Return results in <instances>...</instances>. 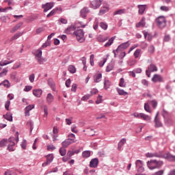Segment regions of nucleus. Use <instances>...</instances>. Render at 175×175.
<instances>
[{"mask_svg":"<svg viewBox=\"0 0 175 175\" xmlns=\"http://www.w3.org/2000/svg\"><path fill=\"white\" fill-rule=\"evenodd\" d=\"M147 166L150 170H154L155 169H161L163 166V162L161 160L157 161L155 159H152L147 162Z\"/></svg>","mask_w":175,"mask_h":175,"instance_id":"obj_1","label":"nucleus"},{"mask_svg":"<svg viewBox=\"0 0 175 175\" xmlns=\"http://www.w3.org/2000/svg\"><path fill=\"white\" fill-rule=\"evenodd\" d=\"M154 157L156 158H165V159H168V161H174L175 157L172 155L170 153L162 154V152H153Z\"/></svg>","mask_w":175,"mask_h":175,"instance_id":"obj_2","label":"nucleus"},{"mask_svg":"<svg viewBox=\"0 0 175 175\" xmlns=\"http://www.w3.org/2000/svg\"><path fill=\"white\" fill-rule=\"evenodd\" d=\"M155 22L157 23V27H159L161 29H163L166 27V18L163 16H159Z\"/></svg>","mask_w":175,"mask_h":175,"instance_id":"obj_3","label":"nucleus"},{"mask_svg":"<svg viewBox=\"0 0 175 175\" xmlns=\"http://www.w3.org/2000/svg\"><path fill=\"white\" fill-rule=\"evenodd\" d=\"M74 35L76 36L77 40L79 43H83L85 40L84 38V31L83 29H79L75 31H74Z\"/></svg>","mask_w":175,"mask_h":175,"instance_id":"obj_4","label":"nucleus"},{"mask_svg":"<svg viewBox=\"0 0 175 175\" xmlns=\"http://www.w3.org/2000/svg\"><path fill=\"white\" fill-rule=\"evenodd\" d=\"M154 72H158V67L155 64H151L146 70V75L148 77H151V73Z\"/></svg>","mask_w":175,"mask_h":175,"instance_id":"obj_5","label":"nucleus"},{"mask_svg":"<svg viewBox=\"0 0 175 175\" xmlns=\"http://www.w3.org/2000/svg\"><path fill=\"white\" fill-rule=\"evenodd\" d=\"M14 137H11L8 139V142H9V144H8V151H14V146H16V143H14Z\"/></svg>","mask_w":175,"mask_h":175,"instance_id":"obj_6","label":"nucleus"},{"mask_svg":"<svg viewBox=\"0 0 175 175\" xmlns=\"http://www.w3.org/2000/svg\"><path fill=\"white\" fill-rule=\"evenodd\" d=\"M110 9V6L107 3H104L103 7L100 8V12L98 13L99 16H103L105 13H107Z\"/></svg>","mask_w":175,"mask_h":175,"instance_id":"obj_7","label":"nucleus"},{"mask_svg":"<svg viewBox=\"0 0 175 175\" xmlns=\"http://www.w3.org/2000/svg\"><path fill=\"white\" fill-rule=\"evenodd\" d=\"M159 112H157L154 117V126L155 128H161L163 126L162 122L159 118Z\"/></svg>","mask_w":175,"mask_h":175,"instance_id":"obj_8","label":"nucleus"},{"mask_svg":"<svg viewBox=\"0 0 175 175\" xmlns=\"http://www.w3.org/2000/svg\"><path fill=\"white\" fill-rule=\"evenodd\" d=\"M153 83H163V77L161 75L154 74L152 78Z\"/></svg>","mask_w":175,"mask_h":175,"instance_id":"obj_9","label":"nucleus"},{"mask_svg":"<svg viewBox=\"0 0 175 175\" xmlns=\"http://www.w3.org/2000/svg\"><path fill=\"white\" fill-rule=\"evenodd\" d=\"M129 46H131V44L129 43V41H127L119 45L116 49V51H124V50L128 49Z\"/></svg>","mask_w":175,"mask_h":175,"instance_id":"obj_10","label":"nucleus"},{"mask_svg":"<svg viewBox=\"0 0 175 175\" xmlns=\"http://www.w3.org/2000/svg\"><path fill=\"white\" fill-rule=\"evenodd\" d=\"M42 8L44 9V12L46 13L54 8V3H46L45 4H42Z\"/></svg>","mask_w":175,"mask_h":175,"instance_id":"obj_11","label":"nucleus"},{"mask_svg":"<svg viewBox=\"0 0 175 175\" xmlns=\"http://www.w3.org/2000/svg\"><path fill=\"white\" fill-rule=\"evenodd\" d=\"M135 166L137 168V172L139 173H143L144 172V167H143V162L142 160H137L135 162Z\"/></svg>","mask_w":175,"mask_h":175,"instance_id":"obj_12","label":"nucleus"},{"mask_svg":"<svg viewBox=\"0 0 175 175\" xmlns=\"http://www.w3.org/2000/svg\"><path fill=\"white\" fill-rule=\"evenodd\" d=\"M101 5L102 1L100 0H94L91 2V8L93 9H98V8H100Z\"/></svg>","mask_w":175,"mask_h":175,"instance_id":"obj_13","label":"nucleus"},{"mask_svg":"<svg viewBox=\"0 0 175 175\" xmlns=\"http://www.w3.org/2000/svg\"><path fill=\"white\" fill-rule=\"evenodd\" d=\"M99 163V159L98 158L92 159L90 162V167H98V164Z\"/></svg>","mask_w":175,"mask_h":175,"instance_id":"obj_14","label":"nucleus"},{"mask_svg":"<svg viewBox=\"0 0 175 175\" xmlns=\"http://www.w3.org/2000/svg\"><path fill=\"white\" fill-rule=\"evenodd\" d=\"M146 27V17L143 16L141 21L136 24L137 28H143Z\"/></svg>","mask_w":175,"mask_h":175,"instance_id":"obj_15","label":"nucleus"},{"mask_svg":"<svg viewBox=\"0 0 175 175\" xmlns=\"http://www.w3.org/2000/svg\"><path fill=\"white\" fill-rule=\"evenodd\" d=\"M81 16L83 18H85L87 17V14L90 13V10L87 7H84L82 10H81Z\"/></svg>","mask_w":175,"mask_h":175,"instance_id":"obj_16","label":"nucleus"},{"mask_svg":"<svg viewBox=\"0 0 175 175\" xmlns=\"http://www.w3.org/2000/svg\"><path fill=\"white\" fill-rule=\"evenodd\" d=\"M34 108H35V105H29L25 108V113L26 117H29V111H31V110H32V109H34Z\"/></svg>","mask_w":175,"mask_h":175,"instance_id":"obj_17","label":"nucleus"},{"mask_svg":"<svg viewBox=\"0 0 175 175\" xmlns=\"http://www.w3.org/2000/svg\"><path fill=\"white\" fill-rule=\"evenodd\" d=\"M93 80L94 83H99L102 80V74L96 73L93 76Z\"/></svg>","mask_w":175,"mask_h":175,"instance_id":"obj_18","label":"nucleus"},{"mask_svg":"<svg viewBox=\"0 0 175 175\" xmlns=\"http://www.w3.org/2000/svg\"><path fill=\"white\" fill-rule=\"evenodd\" d=\"M42 94H43V91L40 89L33 90V94L34 96H36V98H40Z\"/></svg>","mask_w":175,"mask_h":175,"instance_id":"obj_19","label":"nucleus"},{"mask_svg":"<svg viewBox=\"0 0 175 175\" xmlns=\"http://www.w3.org/2000/svg\"><path fill=\"white\" fill-rule=\"evenodd\" d=\"M54 101V96L51 93H49L46 96V103L48 105H51Z\"/></svg>","mask_w":175,"mask_h":175,"instance_id":"obj_20","label":"nucleus"},{"mask_svg":"<svg viewBox=\"0 0 175 175\" xmlns=\"http://www.w3.org/2000/svg\"><path fill=\"white\" fill-rule=\"evenodd\" d=\"M21 27H23V22H21L14 26L10 31L11 33H14V32H16V31H18Z\"/></svg>","mask_w":175,"mask_h":175,"instance_id":"obj_21","label":"nucleus"},{"mask_svg":"<svg viewBox=\"0 0 175 175\" xmlns=\"http://www.w3.org/2000/svg\"><path fill=\"white\" fill-rule=\"evenodd\" d=\"M146 5H138L137 8L139 9L138 13L139 14L142 15L146 12Z\"/></svg>","mask_w":175,"mask_h":175,"instance_id":"obj_22","label":"nucleus"},{"mask_svg":"<svg viewBox=\"0 0 175 175\" xmlns=\"http://www.w3.org/2000/svg\"><path fill=\"white\" fill-rule=\"evenodd\" d=\"M75 30H76V27L70 26L67 27V29H66V33H67L68 35H70V33H73V31Z\"/></svg>","mask_w":175,"mask_h":175,"instance_id":"obj_23","label":"nucleus"},{"mask_svg":"<svg viewBox=\"0 0 175 175\" xmlns=\"http://www.w3.org/2000/svg\"><path fill=\"white\" fill-rule=\"evenodd\" d=\"M3 85L5 88H10V82L9 80L5 79L0 83V86Z\"/></svg>","mask_w":175,"mask_h":175,"instance_id":"obj_24","label":"nucleus"},{"mask_svg":"<svg viewBox=\"0 0 175 175\" xmlns=\"http://www.w3.org/2000/svg\"><path fill=\"white\" fill-rule=\"evenodd\" d=\"M162 116L164 118V120H165L166 118H169L170 117H172V113L167 112V111L163 109L162 110Z\"/></svg>","mask_w":175,"mask_h":175,"instance_id":"obj_25","label":"nucleus"},{"mask_svg":"<svg viewBox=\"0 0 175 175\" xmlns=\"http://www.w3.org/2000/svg\"><path fill=\"white\" fill-rule=\"evenodd\" d=\"M115 39H116V36L111 38L108 40V42L104 45L105 47H110V46H111L113 44V43H114Z\"/></svg>","mask_w":175,"mask_h":175,"instance_id":"obj_26","label":"nucleus"},{"mask_svg":"<svg viewBox=\"0 0 175 175\" xmlns=\"http://www.w3.org/2000/svg\"><path fill=\"white\" fill-rule=\"evenodd\" d=\"M70 144H72V142H70V139H66L62 143V145L64 148L69 147Z\"/></svg>","mask_w":175,"mask_h":175,"instance_id":"obj_27","label":"nucleus"},{"mask_svg":"<svg viewBox=\"0 0 175 175\" xmlns=\"http://www.w3.org/2000/svg\"><path fill=\"white\" fill-rule=\"evenodd\" d=\"M171 118L172 117L164 119V122L167 125V126H170V125L173 124V120H172Z\"/></svg>","mask_w":175,"mask_h":175,"instance_id":"obj_28","label":"nucleus"},{"mask_svg":"<svg viewBox=\"0 0 175 175\" xmlns=\"http://www.w3.org/2000/svg\"><path fill=\"white\" fill-rule=\"evenodd\" d=\"M126 13V10L125 9H120L119 10H117L113 12V16H117V14L121 15V14H125Z\"/></svg>","mask_w":175,"mask_h":175,"instance_id":"obj_29","label":"nucleus"},{"mask_svg":"<svg viewBox=\"0 0 175 175\" xmlns=\"http://www.w3.org/2000/svg\"><path fill=\"white\" fill-rule=\"evenodd\" d=\"M36 59L38 61V62L40 61V59L42 58V49H38L37 52H36Z\"/></svg>","mask_w":175,"mask_h":175,"instance_id":"obj_30","label":"nucleus"},{"mask_svg":"<svg viewBox=\"0 0 175 175\" xmlns=\"http://www.w3.org/2000/svg\"><path fill=\"white\" fill-rule=\"evenodd\" d=\"M58 10H59V8L56 7L55 9L51 11L49 14H47L46 17H51V16H54V14H55Z\"/></svg>","mask_w":175,"mask_h":175,"instance_id":"obj_31","label":"nucleus"},{"mask_svg":"<svg viewBox=\"0 0 175 175\" xmlns=\"http://www.w3.org/2000/svg\"><path fill=\"white\" fill-rule=\"evenodd\" d=\"M23 36V32H18L16 33H15L12 38H11V40H16L17 39H18V38H20V36Z\"/></svg>","mask_w":175,"mask_h":175,"instance_id":"obj_32","label":"nucleus"},{"mask_svg":"<svg viewBox=\"0 0 175 175\" xmlns=\"http://www.w3.org/2000/svg\"><path fill=\"white\" fill-rule=\"evenodd\" d=\"M114 69V64L112 62L109 63L106 67V72H111Z\"/></svg>","mask_w":175,"mask_h":175,"instance_id":"obj_33","label":"nucleus"},{"mask_svg":"<svg viewBox=\"0 0 175 175\" xmlns=\"http://www.w3.org/2000/svg\"><path fill=\"white\" fill-rule=\"evenodd\" d=\"M83 158H90L91 157V152L90 150H85L82 152Z\"/></svg>","mask_w":175,"mask_h":175,"instance_id":"obj_34","label":"nucleus"},{"mask_svg":"<svg viewBox=\"0 0 175 175\" xmlns=\"http://www.w3.org/2000/svg\"><path fill=\"white\" fill-rule=\"evenodd\" d=\"M3 118L8 121H13V116H12V113H6L3 115Z\"/></svg>","mask_w":175,"mask_h":175,"instance_id":"obj_35","label":"nucleus"},{"mask_svg":"<svg viewBox=\"0 0 175 175\" xmlns=\"http://www.w3.org/2000/svg\"><path fill=\"white\" fill-rule=\"evenodd\" d=\"M69 139H68V140H70V142L71 143H76V141H75V139L76 137V135H75V134L71 133L68 135Z\"/></svg>","mask_w":175,"mask_h":175,"instance_id":"obj_36","label":"nucleus"},{"mask_svg":"<svg viewBox=\"0 0 175 175\" xmlns=\"http://www.w3.org/2000/svg\"><path fill=\"white\" fill-rule=\"evenodd\" d=\"M54 156L53 154H49L46 156V161L50 164L53 162Z\"/></svg>","mask_w":175,"mask_h":175,"instance_id":"obj_37","label":"nucleus"},{"mask_svg":"<svg viewBox=\"0 0 175 175\" xmlns=\"http://www.w3.org/2000/svg\"><path fill=\"white\" fill-rule=\"evenodd\" d=\"M117 91L119 95H123L124 96H125V95H128V92L124 91V90L117 88Z\"/></svg>","mask_w":175,"mask_h":175,"instance_id":"obj_38","label":"nucleus"},{"mask_svg":"<svg viewBox=\"0 0 175 175\" xmlns=\"http://www.w3.org/2000/svg\"><path fill=\"white\" fill-rule=\"evenodd\" d=\"M59 154L62 155V157H64V155H66V149H65L64 147H62L59 148Z\"/></svg>","mask_w":175,"mask_h":175,"instance_id":"obj_39","label":"nucleus"},{"mask_svg":"<svg viewBox=\"0 0 175 175\" xmlns=\"http://www.w3.org/2000/svg\"><path fill=\"white\" fill-rule=\"evenodd\" d=\"M160 10H161V12H169V10H170V7L162 5L161 7H160Z\"/></svg>","mask_w":175,"mask_h":175,"instance_id":"obj_40","label":"nucleus"},{"mask_svg":"<svg viewBox=\"0 0 175 175\" xmlns=\"http://www.w3.org/2000/svg\"><path fill=\"white\" fill-rule=\"evenodd\" d=\"M141 53H142V49H136V51L134 52L135 58H139V57H140Z\"/></svg>","mask_w":175,"mask_h":175,"instance_id":"obj_41","label":"nucleus"},{"mask_svg":"<svg viewBox=\"0 0 175 175\" xmlns=\"http://www.w3.org/2000/svg\"><path fill=\"white\" fill-rule=\"evenodd\" d=\"M68 70L70 73H76V67H75V66L70 65L68 66Z\"/></svg>","mask_w":175,"mask_h":175,"instance_id":"obj_42","label":"nucleus"},{"mask_svg":"<svg viewBox=\"0 0 175 175\" xmlns=\"http://www.w3.org/2000/svg\"><path fill=\"white\" fill-rule=\"evenodd\" d=\"M8 68H3L2 72H0V77H3V76H6V75H8Z\"/></svg>","mask_w":175,"mask_h":175,"instance_id":"obj_43","label":"nucleus"},{"mask_svg":"<svg viewBox=\"0 0 175 175\" xmlns=\"http://www.w3.org/2000/svg\"><path fill=\"white\" fill-rule=\"evenodd\" d=\"M104 88L105 90H108V88H110V81L109 80H105L104 82Z\"/></svg>","mask_w":175,"mask_h":175,"instance_id":"obj_44","label":"nucleus"},{"mask_svg":"<svg viewBox=\"0 0 175 175\" xmlns=\"http://www.w3.org/2000/svg\"><path fill=\"white\" fill-rule=\"evenodd\" d=\"M8 144V139H3L0 142V147H5Z\"/></svg>","mask_w":175,"mask_h":175,"instance_id":"obj_45","label":"nucleus"},{"mask_svg":"<svg viewBox=\"0 0 175 175\" xmlns=\"http://www.w3.org/2000/svg\"><path fill=\"white\" fill-rule=\"evenodd\" d=\"M149 103H151L153 109H157V106H158V102H157V100H152L149 101Z\"/></svg>","mask_w":175,"mask_h":175,"instance_id":"obj_46","label":"nucleus"},{"mask_svg":"<svg viewBox=\"0 0 175 175\" xmlns=\"http://www.w3.org/2000/svg\"><path fill=\"white\" fill-rule=\"evenodd\" d=\"M164 174H165V170H160L153 173L152 175H164Z\"/></svg>","mask_w":175,"mask_h":175,"instance_id":"obj_47","label":"nucleus"},{"mask_svg":"<svg viewBox=\"0 0 175 175\" xmlns=\"http://www.w3.org/2000/svg\"><path fill=\"white\" fill-rule=\"evenodd\" d=\"M127 64L129 65V66H133V65H135L136 64V59H129L127 62Z\"/></svg>","mask_w":175,"mask_h":175,"instance_id":"obj_48","label":"nucleus"},{"mask_svg":"<svg viewBox=\"0 0 175 175\" xmlns=\"http://www.w3.org/2000/svg\"><path fill=\"white\" fill-rule=\"evenodd\" d=\"M100 28H102V29H104L105 31H106V29H107V25L103 22L100 23Z\"/></svg>","mask_w":175,"mask_h":175,"instance_id":"obj_49","label":"nucleus"},{"mask_svg":"<svg viewBox=\"0 0 175 175\" xmlns=\"http://www.w3.org/2000/svg\"><path fill=\"white\" fill-rule=\"evenodd\" d=\"M144 110L148 113H151V109H150V105H148V103L144 104Z\"/></svg>","mask_w":175,"mask_h":175,"instance_id":"obj_50","label":"nucleus"},{"mask_svg":"<svg viewBox=\"0 0 175 175\" xmlns=\"http://www.w3.org/2000/svg\"><path fill=\"white\" fill-rule=\"evenodd\" d=\"M148 51L150 54H154V51H155V46H154V45H151L149 48H148Z\"/></svg>","mask_w":175,"mask_h":175,"instance_id":"obj_51","label":"nucleus"},{"mask_svg":"<svg viewBox=\"0 0 175 175\" xmlns=\"http://www.w3.org/2000/svg\"><path fill=\"white\" fill-rule=\"evenodd\" d=\"M9 64H12V62H8L6 60L0 62V66H5L6 65H9Z\"/></svg>","mask_w":175,"mask_h":175,"instance_id":"obj_52","label":"nucleus"},{"mask_svg":"<svg viewBox=\"0 0 175 175\" xmlns=\"http://www.w3.org/2000/svg\"><path fill=\"white\" fill-rule=\"evenodd\" d=\"M4 175H17V174L13 171L7 170L5 172Z\"/></svg>","mask_w":175,"mask_h":175,"instance_id":"obj_53","label":"nucleus"},{"mask_svg":"<svg viewBox=\"0 0 175 175\" xmlns=\"http://www.w3.org/2000/svg\"><path fill=\"white\" fill-rule=\"evenodd\" d=\"M21 146V147H22V148H23V150H25V149L27 148V140H26V139H24V140L22 142Z\"/></svg>","mask_w":175,"mask_h":175,"instance_id":"obj_54","label":"nucleus"},{"mask_svg":"<svg viewBox=\"0 0 175 175\" xmlns=\"http://www.w3.org/2000/svg\"><path fill=\"white\" fill-rule=\"evenodd\" d=\"M125 79H124V78H121L120 79V82L119 83V86L120 87H125Z\"/></svg>","mask_w":175,"mask_h":175,"instance_id":"obj_55","label":"nucleus"},{"mask_svg":"<svg viewBox=\"0 0 175 175\" xmlns=\"http://www.w3.org/2000/svg\"><path fill=\"white\" fill-rule=\"evenodd\" d=\"M71 131L73 132V133H77V126H76L75 124L71 126Z\"/></svg>","mask_w":175,"mask_h":175,"instance_id":"obj_56","label":"nucleus"},{"mask_svg":"<svg viewBox=\"0 0 175 175\" xmlns=\"http://www.w3.org/2000/svg\"><path fill=\"white\" fill-rule=\"evenodd\" d=\"M97 40L98 42H106V40H107V38H103L102 36H98L97 38Z\"/></svg>","mask_w":175,"mask_h":175,"instance_id":"obj_57","label":"nucleus"},{"mask_svg":"<svg viewBox=\"0 0 175 175\" xmlns=\"http://www.w3.org/2000/svg\"><path fill=\"white\" fill-rule=\"evenodd\" d=\"M126 143V139L125 138H122L118 143L119 146H121L122 147V146H124V144Z\"/></svg>","mask_w":175,"mask_h":175,"instance_id":"obj_58","label":"nucleus"},{"mask_svg":"<svg viewBox=\"0 0 175 175\" xmlns=\"http://www.w3.org/2000/svg\"><path fill=\"white\" fill-rule=\"evenodd\" d=\"M141 83H142V84L143 85H144L145 87H148V84H149L148 81H147V80H146V79H142V80L141 81Z\"/></svg>","mask_w":175,"mask_h":175,"instance_id":"obj_59","label":"nucleus"},{"mask_svg":"<svg viewBox=\"0 0 175 175\" xmlns=\"http://www.w3.org/2000/svg\"><path fill=\"white\" fill-rule=\"evenodd\" d=\"M90 98H91V95L86 94L81 98V100H88V99H90Z\"/></svg>","mask_w":175,"mask_h":175,"instance_id":"obj_60","label":"nucleus"},{"mask_svg":"<svg viewBox=\"0 0 175 175\" xmlns=\"http://www.w3.org/2000/svg\"><path fill=\"white\" fill-rule=\"evenodd\" d=\"M31 90H32V86H31V85H27L24 88V91H25V92H29V91H31Z\"/></svg>","mask_w":175,"mask_h":175,"instance_id":"obj_61","label":"nucleus"},{"mask_svg":"<svg viewBox=\"0 0 175 175\" xmlns=\"http://www.w3.org/2000/svg\"><path fill=\"white\" fill-rule=\"evenodd\" d=\"M48 46H50V42H49V40L47 42H46L45 43H44L42 46L40 47V49H46V47H47Z\"/></svg>","mask_w":175,"mask_h":175,"instance_id":"obj_62","label":"nucleus"},{"mask_svg":"<svg viewBox=\"0 0 175 175\" xmlns=\"http://www.w3.org/2000/svg\"><path fill=\"white\" fill-rule=\"evenodd\" d=\"M11 77L12 80H16V79H17V73L12 72L11 74V77Z\"/></svg>","mask_w":175,"mask_h":175,"instance_id":"obj_63","label":"nucleus"},{"mask_svg":"<svg viewBox=\"0 0 175 175\" xmlns=\"http://www.w3.org/2000/svg\"><path fill=\"white\" fill-rule=\"evenodd\" d=\"M9 106H10V100H7L5 104V107L8 111H9Z\"/></svg>","mask_w":175,"mask_h":175,"instance_id":"obj_64","label":"nucleus"}]
</instances>
